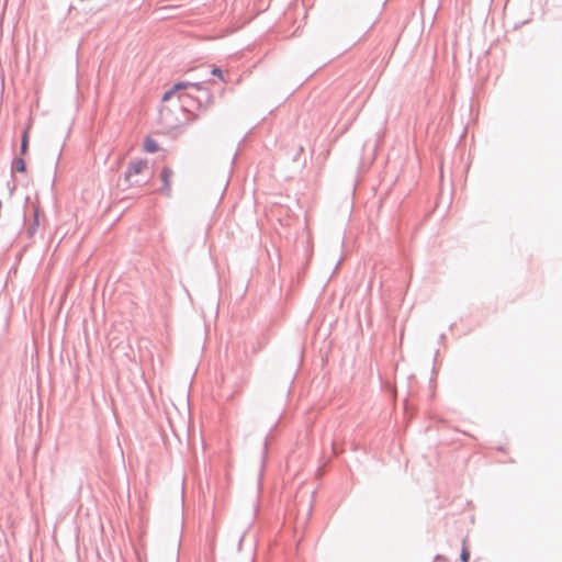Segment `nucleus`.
<instances>
[{
	"instance_id": "f257e3e1",
	"label": "nucleus",
	"mask_w": 562,
	"mask_h": 562,
	"mask_svg": "<svg viewBox=\"0 0 562 562\" xmlns=\"http://www.w3.org/2000/svg\"><path fill=\"white\" fill-rule=\"evenodd\" d=\"M147 167V162L138 159L128 164L127 170L124 172V183L126 187L140 186L144 181L136 177Z\"/></svg>"
},
{
	"instance_id": "f03ea898",
	"label": "nucleus",
	"mask_w": 562,
	"mask_h": 562,
	"mask_svg": "<svg viewBox=\"0 0 562 562\" xmlns=\"http://www.w3.org/2000/svg\"><path fill=\"white\" fill-rule=\"evenodd\" d=\"M173 176V171L169 167H164L160 172V179L162 181V187L160 188V192L170 196L171 194V177Z\"/></svg>"
},
{
	"instance_id": "7ed1b4c3",
	"label": "nucleus",
	"mask_w": 562,
	"mask_h": 562,
	"mask_svg": "<svg viewBox=\"0 0 562 562\" xmlns=\"http://www.w3.org/2000/svg\"><path fill=\"white\" fill-rule=\"evenodd\" d=\"M187 88H194L199 91H204L205 92V99L209 100L210 99V93L204 90L203 88V82H189V81H180V82H177L175 83L171 89L175 91V92H178L180 90H184Z\"/></svg>"
},
{
	"instance_id": "20e7f679",
	"label": "nucleus",
	"mask_w": 562,
	"mask_h": 562,
	"mask_svg": "<svg viewBox=\"0 0 562 562\" xmlns=\"http://www.w3.org/2000/svg\"><path fill=\"white\" fill-rule=\"evenodd\" d=\"M144 149L147 151V153H156L158 151L159 149V145L158 143L150 138V137H146L145 140H144Z\"/></svg>"
},
{
	"instance_id": "39448f33",
	"label": "nucleus",
	"mask_w": 562,
	"mask_h": 562,
	"mask_svg": "<svg viewBox=\"0 0 562 562\" xmlns=\"http://www.w3.org/2000/svg\"><path fill=\"white\" fill-rule=\"evenodd\" d=\"M26 169L25 161L22 157L14 158L12 161V171L24 172Z\"/></svg>"
},
{
	"instance_id": "423d86ee",
	"label": "nucleus",
	"mask_w": 562,
	"mask_h": 562,
	"mask_svg": "<svg viewBox=\"0 0 562 562\" xmlns=\"http://www.w3.org/2000/svg\"><path fill=\"white\" fill-rule=\"evenodd\" d=\"M460 559H461L462 562H469V560H470V549H469V546H468V539L467 538H464L463 541H462V549H461Z\"/></svg>"
},
{
	"instance_id": "0eeeda50",
	"label": "nucleus",
	"mask_w": 562,
	"mask_h": 562,
	"mask_svg": "<svg viewBox=\"0 0 562 562\" xmlns=\"http://www.w3.org/2000/svg\"><path fill=\"white\" fill-rule=\"evenodd\" d=\"M27 149H29V132H27V130H25L22 134V139H21V146H20L21 155H25L27 153Z\"/></svg>"
},
{
	"instance_id": "6e6552de",
	"label": "nucleus",
	"mask_w": 562,
	"mask_h": 562,
	"mask_svg": "<svg viewBox=\"0 0 562 562\" xmlns=\"http://www.w3.org/2000/svg\"><path fill=\"white\" fill-rule=\"evenodd\" d=\"M37 226H38V214L36 212L35 213V218H34V223L27 229L29 236H33L35 234Z\"/></svg>"
},
{
	"instance_id": "1a4fd4ad",
	"label": "nucleus",
	"mask_w": 562,
	"mask_h": 562,
	"mask_svg": "<svg viewBox=\"0 0 562 562\" xmlns=\"http://www.w3.org/2000/svg\"><path fill=\"white\" fill-rule=\"evenodd\" d=\"M247 529H248V527L244 528V529L239 532V538H238V551H240V549H241V544H243L244 538H245V536H246Z\"/></svg>"
},
{
	"instance_id": "9d476101",
	"label": "nucleus",
	"mask_w": 562,
	"mask_h": 562,
	"mask_svg": "<svg viewBox=\"0 0 562 562\" xmlns=\"http://www.w3.org/2000/svg\"><path fill=\"white\" fill-rule=\"evenodd\" d=\"M211 75L218 77L221 80L224 81L223 71L218 67H214L211 71Z\"/></svg>"
},
{
	"instance_id": "9b49d317",
	"label": "nucleus",
	"mask_w": 562,
	"mask_h": 562,
	"mask_svg": "<svg viewBox=\"0 0 562 562\" xmlns=\"http://www.w3.org/2000/svg\"><path fill=\"white\" fill-rule=\"evenodd\" d=\"M176 92L170 88L169 90H167L164 94H162V98L161 100L162 101H169L172 95L175 94Z\"/></svg>"
},
{
	"instance_id": "f8f14e48",
	"label": "nucleus",
	"mask_w": 562,
	"mask_h": 562,
	"mask_svg": "<svg viewBox=\"0 0 562 562\" xmlns=\"http://www.w3.org/2000/svg\"><path fill=\"white\" fill-rule=\"evenodd\" d=\"M277 257L279 258V260H281V255H280V252H279V251H278V254H277ZM279 267H281V261H279Z\"/></svg>"
}]
</instances>
